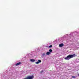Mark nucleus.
<instances>
[{
    "label": "nucleus",
    "mask_w": 79,
    "mask_h": 79,
    "mask_svg": "<svg viewBox=\"0 0 79 79\" xmlns=\"http://www.w3.org/2000/svg\"><path fill=\"white\" fill-rule=\"evenodd\" d=\"M30 61H31V62H34L35 61V60L34 59H31L30 60Z\"/></svg>",
    "instance_id": "6"
},
{
    "label": "nucleus",
    "mask_w": 79,
    "mask_h": 79,
    "mask_svg": "<svg viewBox=\"0 0 79 79\" xmlns=\"http://www.w3.org/2000/svg\"><path fill=\"white\" fill-rule=\"evenodd\" d=\"M34 78V77L33 76H28L27 78H24L23 79H33Z\"/></svg>",
    "instance_id": "2"
},
{
    "label": "nucleus",
    "mask_w": 79,
    "mask_h": 79,
    "mask_svg": "<svg viewBox=\"0 0 79 79\" xmlns=\"http://www.w3.org/2000/svg\"><path fill=\"white\" fill-rule=\"evenodd\" d=\"M43 72H44V71L43 70H42L40 72V73H43Z\"/></svg>",
    "instance_id": "11"
},
{
    "label": "nucleus",
    "mask_w": 79,
    "mask_h": 79,
    "mask_svg": "<svg viewBox=\"0 0 79 79\" xmlns=\"http://www.w3.org/2000/svg\"><path fill=\"white\" fill-rule=\"evenodd\" d=\"M72 78H73V79H76V77L74 76H72Z\"/></svg>",
    "instance_id": "9"
},
{
    "label": "nucleus",
    "mask_w": 79,
    "mask_h": 79,
    "mask_svg": "<svg viewBox=\"0 0 79 79\" xmlns=\"http://www.w3.org/2000/svg\"><path fill=\"white\" fill-rule=\"evenodd\" d=\"M52 45H51L49 46V48H52Z\"/></svg>",
    "instance_id": "10"
},
{
    "label": "nucleus",
    "mask_w": 79,
    "mask_h": 79,
    "mask_svg": "<svg viewBox=\"0 0 79 79\" xmlns=\"http://www.w3.org/2000/svg\"><path fill=\"white\" fill-rule=\"evenodd\" d=\"M50 53H51L50 52H47L46 53V55H49L50 54Z\"/></svg>",
    "instance_id": "7"
},
{
    "label": "nucleus",
    "mask_w": 79,
    "mask_h": 79,
    "mask_svg": "<svg viewBox=\"0 0 79 79\" xmlns=\"http://www.w3.org/2000/svg\"><path fill=\"white\" fill-rule=\"evenodd\" d=\"M75 56H76V54H75L69 55H68L67 57L64 58V60H70L71 58H73V57H75Z\"/></svg>",
    "instance_id": "1"
},
{
    "label": "nucleus",
    "mask_w": 79,
    "mask_h": 79,
    "mask_svg": "<svg viewBox=\"0 0 79 79\" xmlns=\"http://www.w3.org/2000/svg\"><path fill=\"white\" fill-rule=\"evenodd\" d=\"M78 76H79V74H78Z\"/></svg>",
    "instance_id": "13"
},
{
    "label": "nucleus",
    "mask_w": 79,
    "mask_h": 79,
    "mask_svg": "<svg viewBox=\"0 0 79 79\" xmlns=\"http://www.w3.org/2000/svg\"><path fill=\"white\" fill-rule=\"evenodd\" d=\"M38 61H37L36 62V64H39V63H41V60H38Z\"/></svg>",
    "instance_id": "4"
},
{
    "label": "nucleus",
    "mask_w": 79,
    "mask_h": 79,
    "mask_svg": "<svg viewBox=\"0 0 79 79\" xmlns=\"http://www.w3.org/2000/svg\"><path fill=\"white\" fill-rule=\"evenodd\" d=\"M21 64V62H19L16 64H15V65L16 66H18L19 65H20V64Z\"/></svg>",
    "instance_id": "3"
},
{
    "label": "nucleus",
    "mask_w": 79,
    "mask_h": 79,
    "mask_svg": "<svg viewBox=\"0 0 79 79\" xmlns=\"http://www.w3.org/2000/svg\"><path fill=\"white\" fill-rule=\"evenodd\" d=\"M49 52H52V50L51 49H49Z\"/></svg>",
    "instance_id": "8"
},
{
    "label": "nucleus",
    "mask_w": 79,
    "mask_h": 79,
    "mask_svg": "<svg viewBox=\"0 0 79 79\" xmlns=\"http://www.w3.org/2000/svg\"><path fill=\"white\" fill-rule=\"evenodd\" d=\"M64 45V44H60L59 45V47H63Z\"/></svg>",
    "instance_id": "5"
},
{
    "label": "nucleus",
    "mask_w": 79,
    "mask_h": 79,
    "mask_svg": "<svg viewBox=\"0 0 79 79\" xmlns=\"http://www.w3.org/2000/svg\"><path fill=\"white\" fill-rule=\"evenodd\" d=\"M43 55H45V54H43Z\"/></svg>",
    "instance_id": "12"
}]
</instances>
